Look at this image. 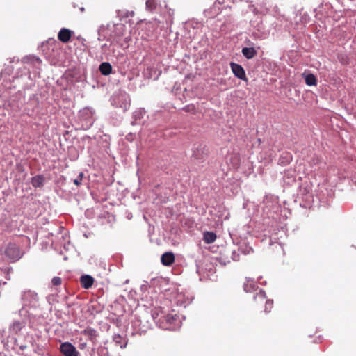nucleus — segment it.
I'll return each mask as SVG.
<instances>
[{
  "instance_id": "18",
  "label": "nucleus",
  "mask_w": 356,
  "mask_h": 356,
  "mask_svg": "<svg viewBox=\"0 0 356 356\" xmlns=\"http://www.w3.org/2000/svg\"><path fill=\"white\" fill-rule=\"evenodd\" d=\"M258 300H264L266 299V293L264 291H260L255 296Z\"/></svg>"
},
{
  "instance_id": "16",
  "label": "nucleus",
  "mask_w": 356,
  "mask_h": 356,
  "mask_svg": "<svg viewBox=\"0 0 356 356\" xmlns=\"http://www.w3.org/2000/svg\"><path fill=\"white\" fill-rule=\"evenodd\" d=\"M22 328V325L19 321H15L12 325V329L15 332H18Z\"/></svg>"
},
{
  "instance_id": "20",
  "label": "nucleus",
  "mask_w": 356,
  "mask_h": 356,
  "mask_svg": "<svg viewBox=\"0 0 356 356\" xmlns=\"http://www.w3.org/2000/svg\"><path fill=\"white\" fill-rule=\"evenodd\" d=\"M273 307V300H268L266 302L265 311L269 312Z\"/></svg>"
},
{
  "instance_id": "3",
  "label": "nucleus",
  "mask_w": 356,
  "mask_h": 356,
  "mask_svg": "<svg viewBox=\"0 0 356 356\" xmlns=\"http://www.w3.org/2000/svg\"><path fill=\"white\" fill-rule=\"evenodd\" d=\"M60 351L64 356H79L80 353L70 342H64L60 344Z\"/></svg>"
},
{
  "instance_id": "1",
  "label": "nucleus",
  "mask_w": 356,
  "mask_h": 356,
  "mask_svg": "<svg viewBox=\"0 0 356 356\" xmlns=\"http://www.w3.org/2000/svg\"><path fill=\"white\" fill-rule=\"evenodd\" d=\"M152 317L165 329H171L179 320V316L176 314H165L161 309L154 311Z\"/></svg>"
},
{
  "instance_id": "24",
  "label": "nucleus",
  "mask_w": 356,
  "mask_h": 356,
  "mask_svg": "<svg viewBox=\"0 0 356 356\" xmlns=\"http://www.w3.org/2000/svg\"><path fill=\"white\" fill-rule=\"evenodd\" d=\"M241 53L245 56V47L241 49Z\"/></svg>"
},
{
  "instance_id": "2",
  "label": "nucleus",
  "mask_w": 356,
  "mask_h": 356,
  "mask_svg": "<svg viewBox=\"0 0 356 356\" xmlns=\"http://www.w3.org/2000/svg\"><path fill=\"white\" fill-rule=\"evenodd\" d=\"M3 254L10 259L17 260L20 258V250L15 243H9L4 250H1Z\"/></svg>"
},
{
  "instance_id": "9",
  "label": "nucleus",
  "mask_w": 356,
  "mask_h": 356,
  "mask_svg": "<svg viewBox=\"0 0 356 356\" xmlns=\"http://www.w3.org/2000/svg\"><path fill=\"white\" fill-rule=\"evenodd\" d=\"M99 70L102 74L107 76L112 72V66L109 63L104 62L100 64Z\"/></svg>"
},
{
  "instance_id": "7",
  "label": "nucleus",
  "mask_w": 356,
  "mask_h": 356,
  "mask_svg": "<svg viewBox=\"0 0 356 356\" xmlns=\"http://www.w3.org/2000/svg\"><path fill=\"white\" fill-rule=\"evenodd\" d=\"M161 263L164 266H171L175 261V255L172 252H165L161 259Z\"/></svg>"
},
{
  "instance_id": "11",
  "label": "nucleus",
  "mask_w": 356,
  "mask_h": 356,
  "mask_svg": "<svg viewBox=\"0 0 356 356\" xmlns=\"http://www.w3.org/2000/svg\"><path fill=\"white\" fill-rule=\"evenodd\" d=\"M216 238V234L212 232H205L203 234V240L207 244H211L213 243Z\"/></svg>"
},
{
  "instance_id": "17",
  "label": "nucleus",
  "mask_w": 356,
  "mask_h": 356,
  "mask_svg": "<svg viewBox=\"0 0 356 356\" xmlns=\"http://www.w3.org/2000/svg\"><path fill=\"white\" fill-rule=\"evenodd\" d=\"M83 177V173L82 172H81L79 173L78 177L73 180L74 184L76 186H80L81 184Z\"/></svg>"
},
{
  "instance_id": "15",
  "label": "nucleus",
  "mask_w": 356,
  "mask_h": 356,
  "mask_svg": "<svg viewBox=\"0 0 356 356\" xmlns=\"http://www.w3.org/2000/svg\"><path fill=\"white\" fill-rule=\"evenodd\" d=\"M256 54V50L252 47H246V58L250 59L254 57Z\"/></svg>"
},
{
  "instance_id": "14",
  "label": "nucleus",
  "mask_w": 356,
  "mask_h": 356,
  "mask_svg": "<svg viewBox=\"0 0 356 356\" xmlns=\"http://www.w3.org/2000/svg\"><path fill=\"white\" fill-rule=\"evenodd\" d=\"M182 110L185 112L191 113L193 114L196 113V108L193 104L186 105L182 108Z\"/></svg>"
},
{
  "instance_id": "12",
  "label": "nucleus",
  "mask_w": 356,
  "mask_h": 356,
  "mask_svg": "<svg viewBox=\"0 0 356 356\" xmlns=\"http://www.w3.org/2000/svg\"><path fill=\"white\" fill-rule=\"evenodd\" d=\"M44 177L42 175H37L31 179V184L34 188H40L43 186Z\"/></svg>"
},
{
  "instance_id": "5",
  "label": "nucleus",
  "mask_w": 356,
  "mask_h": 356,
  "mask_svg": "<svg viewBox=\"0 0 356 356\" xmlns=\"http://www.w3.org/2000/svg\"><path fill=\"white\" fill-rule=\"evenodd\" d=\"M230 65L234 75L242 80H245V71L242 66L235 63H231Z\"/></svg>"
},
{
  "instance_id": "23",
  "label": "nucleus",
  "mask_w": 356,
  "mask_h": 356,
  "mask_svg": "<svg viewBox=\"0 0 356 356\" xmlns=\"http://www.w3.org/2000/svg\"><path fill=\"white\" fill-rule=\"evenodd\" d=\"M76 38L79 40L84 41V39L81 36H78Z\"/></svg>"
},
{
  "instance_id": "19",
  "label": "nucleus",
  "mask_w": 356,
  "mask_h": 356,
  "mask_svg": "<svg viewBox=\"0 0 356 356\" xmlns=\"http://www.w3.org/2000/svg\"><path fill=\"white\" fill-rule=\"evenodd\" d=\"M51 283L54 286H60L62 284V280L59 277H54L51 280Z\"/></svg>"
},
{
  "instance_id": "21",
  "label": "nucleus",
  "mask_w": 356,
  "mask_h": 356,
  "mask_svg": "<svg viewBox=\"0 0 356 356\" xmlns=\"http://www.w3.org/2000/svg\"><path fill=\"white\" fill-rule=\"evenodd\" d=\"M221 4L220 0H217V2H215L214 4H213V8H211V10H216V8H218V11H217V14L220 13V8L218 7V5Z\"/></svg>"
},
{
  "instance_id": "22",
  "label": "nucleus",
  "mask_w": 356,
  "mask_h": 356,
  "mask_svg": "<svg viewBox=\"0 0 356 356\" xmlns=\"http://www.w3.org/2000/svg\"><path fill=\"white\" fill-rule=\"evenodd\" d=\"M154 1L152 0H147L146 1V6L149 8H151L153 6Z\"/></svg>"
},
{
  "instance_id": "8",
  "label": "nucleus",
  "mask_w": 356,
  "mask_h": 356,
  "mask_svg": "<svg viewBox=\"0 0 356 356\" xmlns=\"http://www.w3.org/2000/svg\"><path fill=\"white\" fill-rule=\"evenodd\" d=\"M113 341L115 345L121 348H124L127 345V340L125 337L117 334L113 336Z\"/></svg>"
},
{
  "instance_id": "4",
  "label": "nucleus",
  "mask_w": 356,
  "mask_h": 356,
  "mask_svg": "<svg viewBox=\"0 0 356 356\" xmlns=\"http://www.w3.org/2000/svg\"><path fill=\"white\" fill-rule=\"evenodd\" d=\"M72 33L73 31L71 30L66 28H62L58 32V38L60 42L67 43L70 40Z\"/></svg>"
},
{
  "instance_id": "10",
  "label": "nucleus",
  "mask_w": 356,
  "mask_h": 356,
  "mask_svg": "<svg viewBox=\"0 0 356 356\" xmlns=\"http://www.w3.org/2000/svg\"><path fill=\"white\" fill-rule=\"evenodd\" d=\"M302 76L304 77L305 81L307 85L309 86H316V79L314 74L309 72H304L302 74Z\"/></svg>"
},
{
  "instance_id": "13",
  "label": "nucleus",
  "mask_w": 356,
  "mask_h": 356,
  "mask_svg": "<svg viewBox=\"0 0 356 356\" xmlns=\"http://www.w3.org/2000/svg\"><path fill=\"white\" fill-rule=\"evenodd\" d=\"M83 334L87 337L90 340H95L97 337V331L92 327H86L83 332Z\"/></svg>"
},
{
  "instance_id": "6",
  "label": "nucleus",
  "mask_w": 356,
  "mask_h": 356,
  "mask_svg": "<svg viewBox=\"0 0 356 356\" xmlns=\"http://www.w3.org/2000/svg\"><path fill=\"white\" fill-rule=\"evenodd\" d=\"M80 283L83 289H88L92 286L94 279L89 275H83L80 277Z\"/></svg>"
}]
</instances>
